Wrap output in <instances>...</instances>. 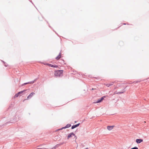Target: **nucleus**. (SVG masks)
I'll list each match as a JSON object with an SVG mask.
<instances>
[{"label": "nucleus", "instance_id": "nucleus-1", "mask_svg": "<svg viewBox=\"0 0 149 149\" xmlns=\"http://www.w3.org/2000/svg\"><path fill=\"white\" fill-rule=\"evenodd\" d=\"M63 71L62 70H59L55 71L54 72V75L56 77H61L63 75Z\"/></svg>", "mask_w": 149, "mask_h": 149}, {"label": "nucleus", "instance_id": "nucleus-2", "mask_svg": "<svg viewBox=\"0 0 149 149\" xmlns=\"http://www.w3.org/2000/svg\"><path fill=\"white\" fill-rule=\"evenodd\" d=\"M73 136H74L76 138V139H77V137L73 133H71L69 134L68 136V139H69L70 138L72 137Z\"/></svg>", "mask_w": 149, "mask_h": 149}, {"label": "nucleus", "instance_id": "nucleus-3", "mask_svg": "<svg viewBox=\"0 0 149 149\" xmlns=\"http://www.w3.org/2000/svg\"><path fill=\"white\" fill-rule=\"evenodd\" d=\"M71 126V125L70 124H68L66 125L65 126V127H62L60 129H58L57 130V131L59 130H62L63 129H65L67 128H68L70 127Z\"/></svg>", "mask_w": 149, "mask_h": 149}, {"label": "nucleus", "instance_id": "nucleus-4", "mask_svg": "<svg viewBox=\"0 0 149 149\" xmlns=\"http://www.w3.org/2000/svg\"><path fill=\"white\" fill-rule=\"evenodd\" d=\"M114 127V125L108 126H107V128L110 131L112 130Z\"/></svg>", "mask_w": 149, "mask_h": 149}, {"label": "nucleus", "instance_id": "nucleus-5", "mask_svg": "<svg viewBox=\"0 0 149 149\" xmlns=\"http://www.w3.org/2000/svg\"><path fill=\"white\" fill-rule=\"evenodd\" d=\"M35 94V93L34 92H32L31 93L30 95L27 97V99H28L31 97L33 96V95Z\"/></svg>", "mask_w": 149, "mask_h": 149}, {"label": "nucleus", "instance_id": "nucleus-6", "mask_svg": "<svg viewBox=\"0 0 149 149\" xmlns=\"http://www.w3.org/2000/svg\"><path fill=\"white\" fill-rule=\"evenodd\" d=\"M143 140L141 139H137L136 140V142L137 143H139L143 142Z\"/></svg>", "mask_w": 149, "mask_h": 149}, {"label": "nucleus", "instance_id": "nucleus-7", "mask_svg": "<svg viewBox=\"0 0 149 149\" xmlns=\"http://www.w3.org/2000/svg\"><path fill=\"white\" fill-rule=\"evenodd\" d=\"M104 99V97H102L100 99L98 100L96 103H98L101 102Z\"/></svg>", "mask_w": 149, "mask_h": 149}, {"label": "nucleus", "instance_id": "nucleus-8", "mask_svg": "<svg viewBox=\"0 0 149 149\" xmlns=\"http://www.w3.org/2000/svg\"><path fill=\"white\" fill-rule=\"evenodd\" d=\"M79 125H80V123H79L78 124L76 125L72 126V127H71L72 129H73L74 128H75L78 127Z\"/></svg>", "mask_w": 149, "mask_h": 149}, {"label": "nucleus", "instance_id": "nucleus-9", "mask_svg": "<svg viewBox=\"0 0 149 149\" xmlns=\"http://www.w3.org/2000/svg\"><path fill=\"white\" fill-rule=\"evenodd\" d=\"M61 57V54L60 53L59 55L56 58V59L57 60H58Z\"/></svg>", "mask_w": 149, "mask_h": 149}, {"label": "nucleus", "instance_id": "nucleus-10", "mask_svg": "<svg viewBox=\"0 0 149 149\" xmlns=\"http://www.w3.org/2000/svg\"><path fill=\"white\" fill-rule=\"evenodd\" d=\"M35 81V80L34 81H31V82L25 83L23 84L24 85H26V84H33L34 83Z\"/></svg>", "mask_w": 149, "mask_h": 149}, {"label": "nucleus", "instance_id": "nucleus-11", "mask_svg": "<svg viewBox=\"0 0 149 149\" xmlns=\"http://www.w3.org/2000/svg\"><path fill=\"white\" fill-rule=\"evenodd\" d=\"M104 85L106 86L107 87H109L110 86H111L113 85L112 83H109L107 84H104Z\"/></svg>", "mask_w": 149, "mask_h": 149}, {"label": "nucleus", "instance_id": "nucleus-12", "mask_svg": "<svg viewBox=\"0 0 149 149\" xmlns=\"http://www.w3.org/2000/svg\"><path fill=\"white\" fill-rule=\"evenodd\" d=\"M47 65H48L49 66H50L51 67H53L54 68H57L58 67L57 66V65H52V64H47Z\"/></svg>", "mask_w": 149, "mask_h": 149}, {"label": "nucleus", "instance_id": "nucleus-13", "mask_svg": "<svg viewBox=\"0 0 149 149\" xmlns=\"http://www.w3.org/2000/svg\"><path fill=\"white\" fill-rule=\"evenodd\" d=\"M26 90H24L22 91L19 92L18 93L19 95L20 94H21V93H22L23 92L25 91Z\"/></svg>", "mask_w": 149, "mask_h": 149}, {"label": "nucleus", "instance_id": "nucleus-14", "mask_svg": "<svg viewBox=\"0 0 149 149\" xmlns=\"http://www.w3.org/2000/svg\"><path fill=\"white\" fill-rule=\"evenodd\" d=\"M19 95V94H18V93L16 94L15 95V97H17Z\"/></svg>", "mask_w": 149, "mask_h": 149}, {"label": "nucleus", "instance_id": "nucleus-15", "mask_svg": "<svg viewBox=\"0 0 149 149\" xmlns=\"http://www.w3.org/2000/svg\"><path fill=\"white\" fill-rule=\"evenodd\" d=\"M131 149H138V148L137 147H135L131 148Z\"/></svg>", "mask_w": 149, "mask_h": 149}, {"label": "nucleus", "instance_id": "nucleus-16", "mask_svg": "<svg viewBox=\"0 0 149 149\" xmlns=\"http://www.w3.org/2000/svg\"><path fill=\"white\" fill-rule=\"evenodd\" d=\"M123 93V92H118V93L119 94L122 93Z\"/></svg>", "mask_w": 149, "mask_h": 149}, {"label": "nucleus", "instance_id": "nucleus-17", "mask_svg": "<svg viewBox=\"0 0 149 149\" xmlns=\"http://www.w3.org/2000/svg\"><path fill=\"white\" fill-rule=\"evenodd\" d=\"M26 99H24L23 100V102H24Z\"/></svg>", "mask_w": 149, "mask_h": 149}]
</instances>
